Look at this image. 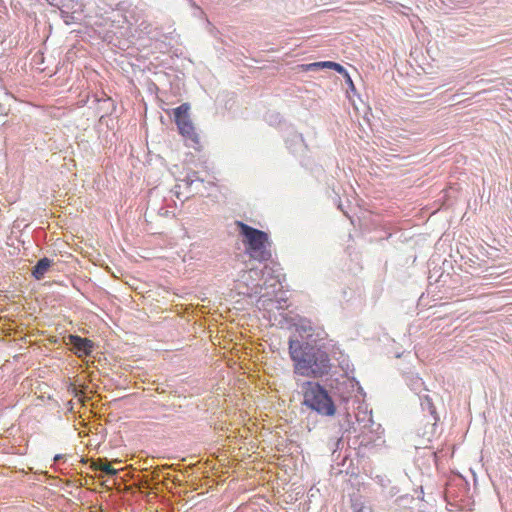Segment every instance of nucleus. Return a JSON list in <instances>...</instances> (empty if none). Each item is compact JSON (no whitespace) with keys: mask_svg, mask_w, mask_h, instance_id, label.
<instances>
[{"mask_svg":"<svg viewBox=\"0 0 512 512\" xmlns=\"http://www.w3.org/2000/svg\"><path fill=\"white\" fill-rule=\"evenodd\" d=\"M289 355L294 363V373L306 377H321L330 369L329 355L321 350L289 340Z\"/></svg>","mask_w":512,"mask_h":512,"instance_id":"f257e3e1","label":"nucleus"},{"mask_svg":"<svg viewBox=\"0 0 512 512\" xmlns=\"http://www.w3.org/2000/svg\"><path fill=\"white\" fill-rule=\"evenodd\" d=\"M236 225L240 230V234L244 237L243 243L249 257L259 262L269 260L271 258V252L269 250L270 242L268 234L241 221H237Z\"/></svg>","mask_w":512,"mask_h":512,"instance_id":"f03ea898","label":"nucleus"},{"mask_svg":"<svg viewBox=\"0 0 512 512\" xmlns=\"http://www.w3.org/2000/svg\"><path fill=\"white\" fill-rule=\"evenodd\" d=\"M302 404L322 416L332 417L336 414V406L327 390L317 382L307 381L302 385Z\"/></svg>","mask_w":512,"mask_h":512,"instance_id":"7ed1b4c3","label":"nucleus"},{"mask_svg":"<svg viewBox=\"0 0 512 512\" xmlns=\"http://www.w3.org/2000/svg\"><path fill=\"white\" fill-rule=\"evenodd\" d=\"M190 108L189 103H183L173 109L174 121L180 135H182L186 140H189L193 145H197L199 144V136L190 118Z\"/></svg>","mask_w":512,"mask_h":512,"instance_id":"20e7f679","label":"nucleus"},{"mask_svg":"<svg viewBox=\"0 0 512 512\" xmlns=\"http://www.w3.org/2000/svg\"><path fill=\"white\" fill-rule=\"evenodd\" d=\"M69 340L70 344L74 347L76 353L79 356H87L91 354L93 348V343L91 340L87 338H81L75 335H70Z\"/></svg>","mask_w":512,"mask_h":512,"instance_id":"39448f33","label":"nucleus"},{"mask_svg":"<svg viewBox=\"0 0 512 512\" xmlns=\"http://www.w3.org/2000/svg\"><path fill=\"white\" fill-rule=\"evenodd\" d=\"M51 265V261L48 258L40 259L37 264L35 265L32 275L37 279L40 280L43 278L44 274L47 272Z\"/></svg>","mask_w":512,"mask_h":512,"instance_id":"423d86ee","label":"nucleus"},{"mask_svg":"<svg viewBox=\"0 0 512 512\" xmlns=\"http://www.w3.org/2000/svg\"><path fill=\"white\" fill-rule=\"evenodd\" d=\"M95 469L100 470L110 476H115L118 473L117 469L113 468L109 463L103 461L102 459H98L97 463H95Z\"/></svg>","mask_w":512,"mask_h":512,"instance_id":"0eeeda50","label":"nucleus"},{"mask_svg":"<svg viewBox=\"0 0 512 512\" xmlns=\"http://www.w3.org/2000/svg\"><path fill=\"white\" fill-rule=\"evenodd\" d=\"M328 64V61H321V62H314L310 64H302L299 66L301 71H311V70H317L322 68H327L326 65Z\"/></svg>","mask_w":512,"mask_h":512,"instance_id":"6e6552de","label":"nucleus"},{"mask_svg":"<svg viewBox=\"0 0 512 512\" xmlns=\"http://www.w3.org/2000/svg\"><path fill=\"white\" fill-rule=\"evenodd\" d=\"M327 68L329 69H333L335 70L336 72L342 74L346 80H350V75L349 73L347 72V70L342 66L340 65L339 63H336V62H333V61H328V64L326 65Z\"/></svg>","mask_w":512,"mask_h":512,"instance_id":"1a4fd4ad","label":"nucleus"},{"mask_svg":"<svg viewBox=\"0 0 512 512\" xmlns=\"http://www.w3.org/2000/svg\"><path fill=\"white\" fill-rule=\"evenodd\" d=\"M62 458H63V455L57 454L54 456L53 460H54V462H57V461L61 460Z\"/></svg>","mask_w":512,"mask_h":512,"instance_id":"9d476101","label":"nucleus"},{"mask_svg":"<svg viewBox=\"0 0 512 512\" xmlns=\"http://www.w3.org/2000/svg\"><path fill=\"white\" fill-rule=\"evenodd\" d=\"M347 83H349L351 86H353V82H352V79L350 78V80H346Z\"/></svg>","mask_w":512,"mask_h":512,"instance_id":"9b49d317","label":"nucleus"}]
</instances>
